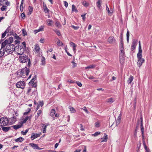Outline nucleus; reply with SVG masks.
I'll return each instance as SVG.
<instances>
[{"instance_id": "nucleus-1", "label": "nucleus", "mask_w": 152, "mask_h": 152, "mask_svg": "<svg viewBox=\"0 0 152 152\" xmlns=\"http://www.w3.org/2000/svg\"><path fill=\"white\" fill-rule=\"evenodd\" d=\"M19 60L20 63H25L28 61L27 66L28 67H30L31 65V62L30 59L28 56L25 54H21V56H19Z\"/></svg>"}, {"instance_id": "nucleus-2", "label": "nucleus", "mask_w": 152, "mask_h": 152, "mask_svg": "<svg viewBox=\"0 0 152 152\" xmlns=\"http://www.w3.org/2000/svg\"><path fill=\"white\" fill-rule=\"evenodd\" d=\"M4 50L5 51L8 53H9L11 54L15 50V45L13 44H8Z\"/></svg>"}, {"instance_id": "nucleus-3", "label": "nucleus", "mask_w": 152, "mask_h": 152, "mask_svg": "<svg viewBox=\"0 0 152 152\" xmlns=\"http://www.w3.org/2000/svg\"><path fill=\"white\" fill-rule=\"evenodd\" d=\"M29 68V67L27 68L26 66H25L24 68L21 69L20 71H18V73H20V74L21 76H22V75L24 76L25 74L26 76H28L30 72V69Z\"/></svg>"}, {"instance_id": "nucleus-4", "label": "nucleus", "mask_w": 152, "mask_h": 152, "mask_svg": "<svg viewBox=\"0 0 152 152\" xmlns=\"http://www.w3.org/2000/svg\"><path fill=\"white\" fill-rule=\"evenodd\" d=\"M142 50L141 49L140 42L139 41V51L137 54V59H142L143 58H142Z\"/></svg>"}, {"instance_id": "nucleus-5", "label": "nucleus", "mask_w": 152, "mask_h": 152, "mask_svg": "<svg viewBox=\"0 0 152 152\" xmlns=\"http://www.w3.org/2000/svg\"><path fill=\"white\" fill-rule=\"evenodd\" d=\"M25 83L24 81H20L17 82L16 84L17 87L23 89L24 88Z\"/></svg>"}, {"instance_id": "nucleus-6", "label": "nucleus", "mask_w": 152, "mask_h": 152, "mask_svg": "<svg viewBox=\"0 0 152 152\" xmlns=\"http://www.w3.org/2000/svg\"><path fill=\"white\" fill-rule=\"evenodd\" d=\"M4 119H2V123H3V125H0V126H6L8 125L9 123V120L8 118L6 117H4Z\"/></svg>"}, {"instance_id": "nucleus-7", "label": "nucleus", "mask_w": 152, "mask_h": 152, "mask_svg": "<svg viewBox=\"0 0 152 152\" xmlns=\"http://www.w3.org/2000/svg\"><path fill=\"white\" fill-rule=\"evenodd\" d=\"M29 145L34 149L38 150H41L42 149V148H40L39 147L38 145L37 144H34L33 143H31L29 144Z\"/></svg>"}, {"instance_id": "nucleus-8", "label": "nucleus", "mask_w": 152, "mask_h": 152, "mask_svg": "<svg viewBox=\"0 0 152 152\" xmlns=\"http://www.w3.org/2000/svg\"><path fill=\"white\" fill-rule=\"evenodd\" d=\"M145 60L144 58L138 59L137 65L139 67L142 65V63L145 62Z\"/></svg>"}, {"instance_id": "nucleus-9", "label": "nucleus", "mask_w": 152, "mask_h": 152, "mask_svg": "<svg viewBox=\"0 0 152 152\" xmlns=\"http://www.w3.org/2000/svg\"><path fill=\"white\" fill-rule=\"evenodd\" d=\"M102 0H98L96 3L97 7L100 10H101L102 8L101 5L102 3Z\"/></svg>"}, {"instance_id": "nucleus-10", "label": "nucleus", "mask_w": 152, "mask_h": 152, "mask_svg": "<svg viewBox=\"0 0 152 152\" xmlns=\"http://www.w3.org/2000/svg\"><path fill=\"white\" fill-rule=\"evenodd\" d=\"M40 136V135L39 134H37V133H32L31 134V139L32 140H33L34 139L39 137V136Z\"/></svg>"}, {"instance_id": "nucleus-11", "label": "nucleus", "mask_w": 152, "mask_h": 152, "mask_svg": "<svg viewBox=\"0 0 152 152\" xmlns=\"http://www.w3.org/2000/svg\"><path fill=\"white\" fill-rule=\"evenodd\" d=\"M42 132L43 133H45L46 132V128L48 125H49L48 124H42Z\"/></svg>"}, {"instance_id": "nucleus-12", "label": "nucleus", "mask_w": 152, "mask_h": 152, "mask_svg": "<svg viewBox=\"0 0 152 152\" xmlns=\"http://www.w3.org/2000/svg\"><path fill=\"white\" fill-rule=\"evenodd\" d=\"M23 125H22L21 122H20V124L13 125L11 126V127H13L15 130H17V129L21 127Z\"/></svg>"}, {"instance_id": "nucleus-13", "label": "nucleus", "mask_w": 152, "mask_h": 152, "mask_svg": "<svg viewBox=\"0 0 152 152\" xmlns=\"http://www.w3.org/2000/svg\"><path fill=\"white\" fill-rule=\"evenodd\" d=\"M8 41L7 39H6L4 42H2L1 43V50L4 48L5 46H7V44H8Z\"/></svg>"}, {"instance_id": "nucleus-14", "label": "nucleus", "mask_w": 152, "mask_h": 152, "mask_svg": "<svg viewBox=\"0 0 152 152\" xmlns=\"http://www.w3.org/2000/svg\"><path fill=\"white\" fill-rule=\"evenodd\" d=\"M121 115L120 114L119 115L116 121V126H117L118 125L120 124L121 122Z\"/></svg>"}, {"instance_id": "nucleus-15", "label": "nucleus", "mask_w": 152, "mask_h": 152, "mask_svg": "<svg viewBox=\"0 0 152 152\" xmlns=\"http://www.w3.org/2000/svg\"><path fill=\"white\" fill-rule=\"evenodd\" d=\"M108 41L110 43H113L115 41V39L114 37L111 36L108 38Z\"/></svg>"}, {"instance_id": "nucleus-16", "label": "nucleus", "mask_w": 152, "mask_h": 152, "mask_svg": "<svg viewBox=\"0 0 152 152\" xmlns=\"http://www.w3.org/2000/svg\"><path fill=\"white\" fill-rule=\"evenodd\" d=\"M10 123L11 124H14L16 121V118L15 117L13 116L10 118Z\"/></svg>"}, {"instance_id": "nucleus-17", "label": "nucleus", "mask_w": 152, "mask_h": 152, "mask_svg": "<svg viewBox=\"0 0 152 152\" xmlns=\"http://www.w3.org/2000/svg\"><path fill=\"white\" fill-rule=\"evenodd\" d=\"M1 127L3 131L5 132H8L11 129V127L9 126L4 127L2 126Z\"/></svg>"}, {"instance_id": "nucleus-18", "label": "nucleus", "mask_w": 152, "mask_h": 152, "mask_svg": "<svg viewBox=\"0 0 152 152\" xmlns=\"http://www.w3.org/2000/svg\"><path fill=\"white\" fill-rule=\"evenodd\" d=\"M123 32L122 31L121 32V34L120 36V44H122V45H124L123 41Z\"/></svg>"}, {"instance_id": "nucleus-19", "label": "nucleus", "mask_w": 152, "mask_h": 152, "mask_svg": "<svg viewBox=\"0 0 152 152\" xmlns=\"http://www.w3.org/2000/svg\"><path fill=\"white\" fill-rule=\"evenodd\" d=\"M114 101L115 100L113 98H111L107 99L106 101L107 103H112L114 102Z\"/></svg>"}, {"instance_id": "nucleus-20", "label": "nucleus", "mask_w": 152, "mask_h": 152, "mask_svg": "<svg viewBox=\"0 0 152 152\" xmlns=\"http://www.w3.org/2000/svg\"><path fill=\"white\" fill-rule=\"evenodd\" d=\"M125 53H120L119 54V61L121 62V60H123L124 58Z\"/></svg>"}, {"instance_id": "nucleus-21", "label": "nucleus", "mask_w": 152, "mask_h": 152, "mask_svg": "<svg viewBox=\"0 0 152 152\" xmlns=\"http://www.w3.org/2000/svg\"><path fill=\"white\" fill-rule=\"evenodd\" d=\"M47 23L48 26H51L53 22L52 20L48 19L47 20Z\"/></svg>"}, {"instance_id": "nucleus-22", "label": "nucleus", "mask_w": 152, "mask_h": 152, "mask_svg": "<svg viewBox=\"0 0 152 152\" xmlns=\"http://www.w3.org/2000/svg\"><path fill=\"white\" fill-rule=\"evenodd\" d=\"M24 139L22 137H20L17 139H15L14 140L17 142H20L23 141L24 140Z\"/></svg>"}, {"instance_id": "nucleus-23", "label": "nucleus", "mask_w": 152, "mask_h": 152, "mask_svg": "<svg viewBox=\"0 0 152 152\" xmlns=\"http://www.w3.org/2000/svg\"><path fill=\"white\" fill-rule=\"evenodd\" d=\"M107 135L106 134V133H104V137L102 138V141L101 142H106L107 140Z\"/></svg>"}, {"instance_id": "nucleus-24", "label": "nucleus", "mask_w": 152, "mask_h": 152, "mask_svg": "<svg viewBox=\"0 0 152 152\" xmlns=\"http://www.w3.org/2000/svg\"><path fill=\"white\" fill-rule=\"evenodd\" d=\"M34 49L36 51L37 53H39V52L40 48L38 45L36 44L35 45Z\"/></svg>"}, {"instance_id": "nucleus-25", "label": "nucleus", "mask_w": 152, "mask_h": 152, "mask_svg": "<svg viewBox=\"0 0 152 152\" xmlns=\"http://www.w3.org/2000/svg\"><path fill=\"white\" fill-rule=\"evenodd\" d=\"M72 12H74L75 11L76 12H78V11L77 10V8L73 4L72 5Z\"/></svg>"}, {"instance_id": "nucleus-26", "label": "nucleus", "mask_w": 152, "mask_h": 152, "mask_svg": "<svg viewBox=\"0 0 152 152\" xmlns=\"http://www.w3.org/2000/svg\"><path fill=\"white\" fill-rule=\"evenodd\" d=\"M55 112L56 111L55 109H52L50 112V115L52 117L55 114Z\"/></svg>"}, {"instance_id": "nucleus-27", "label": "nucleus", "mask_w": 152, "mask_h": 152, "mask_svg": "<svg viewBox=\"0 0 152 152\" xmlns=\"http://www.w3.org/2000/svg\"><path fill=\"white\" fill-rule=\"evenodd\" d=\"M28 10L29 11V12L28 13V15H30L31 14L32 12L33 11V7L31 6H29L28 7Z\"/></svg>"}, {"instance_id": "nucleus-28", "label": "nucleus", "mask_w": 152, "mask_h": 152, "mask_svg": "<svg viewBox=\"0 0 152 152\" xmlns=\"http://www.w3.org/2000/svg\"><path fill=\"white\" fill-rule=\"evenodd\" d=\"M137 40H136L135 39H133V40L132 45L131 46H134V47H136L137 45Z\"/></svg>"}, {"instance_id": "nucleus-29", "label": "nucleus", "mask_w": 152, "mask_h": 152, "mask_svg": "<svg viewBox=\"0 0 152 152\" xmlns=\"http://www.w3.org/2000/svg\"><path fill=\"white\" fill-rule=\"evenodd\" d=\"M133 79V77L132 76H130L129 78L127 80V82L128 83H131L132 82Z\"/></svg>"}, {"instance_id": "nucleus-30", "label": "nucleus", "mask_w": 152, "mask_h": 152, "mask_svg": "<svg viewBox=\"0 0 152 152\" xmlns=\"http://www.w3.org/2000/svg\"><path fill=\"white\" fill-rule=\"evenodd\" d=\"M82 4L85 7H88L89 6V4L86 1H82Z\"/></svg>"}, {"instance_id": "nucleus-31", "label": "nucleus", "mask_w": 152, "mask_h": 152, "mask_svg": "<svg viewBox=\"0 0 152 152\" xmlns=\"http://www.w3.org/2000/svg\"><path fill=\"white\" fill-rule=\"evenodd\" d=\"M42 113V111L41 110H39L37 112V114L36 116V118H38V117Z\"/></svg>"}, {"instance_id": "nucleus-32", "label": "nucleus", "mask_w": 152, "mask_h": 152, "mask_svg": "<svg viewBox=\"0 0 152 152\" xmlns=\"http://www.w3.org/2000/svg\"><path fill=\"white\" fill-rule=\"evenodd\" d=\"M55 24L56 26L58 28L60 27L61 26L60 23L57 20H56L55 21Z\"/></svg>"}, {"instance_id": "nucleus-33", "label": "nucleus", "mask_w": 152, "mask_h": 152, "mask_svg": "<svg viewBox=\"0 0 152 152\" xmlns=\"http://www.w3.org/2000/svg\"><path fill=\"white\" fill-rule=\"evenodd\" d=\"M95 65H91L90 66H88L85 67L86 69H89L94 68L95 67Z\"/></svg>"}, {"instance_id": "nucleus-34", "label": "nucleus", "mask_w": 152, "mask_h": 152, "mask_svg": "<svg viewBox=\"0 0 152 152\" xmlns=\"http://www.w3.org/2000/svg\"><path fill=\"white\" fill-rule=\"evenodd\" d=\"M70 111L71 113H74L76 112V110L75 109L72 107H70L69 108Z\"/></svg>"}, {"instance_id": "nucleus-35", "label": "nucleus", "mask_w": 152, "mask_h": 152, "mask_svg": "<svg viewBox=\"0 0 152 152\" xmlns=\"http://www.w3.org/2000/svg\"><path fill=\"white\" fill-rule=\"evenodd\" d=\"M13 40V38L12 37H10L9 38V40L8 41V44H11V43H12Z\"/></svg>"}, {"instance_id": "nucleus-36", "label": "nucleus", "mask_w": 152, "mask_h": 152, "mask_svg": "<svg viewBox=\"0 0 152 152\" xmlns=\"http://www.w3.org/2000/svg\"><path fill=\"white\" fill-rule=\"evenodd\" d=\"M1 6H2V7L1 8V10L2 11L5 10L6 9H7V6H4V4H3V5Z\"/></svg>"}, {"instance_id": "nucleus-37", "label": "nucleus", "mask_w": 152, "mask_h": 152, "mask_svg": "<svg viewBox=\"0 0 152 152\" xmlns=\"http://www.w3.org/2000/svg\"><path fill=\"white\" fill-rule=\"evenodd\" d=\"M42 59L41 61V64L42 65H45V57H42Z\"/></svg>"}, {"instance_id": "nucleus-38", "label": "nucleus", "mask_w": 152, "mask_h": 152, "mask_svg": "<svg viewBox=\"0 0 152 152\" xmlns=\"http://www.w3.org/2000/svg\"><path fill=\"white\" fill-rule=\"evenodd\" d=\"M1 50H0V58L4 54L5 50H3V52L1 51Z\"/></svg>"}, {"instance_id": "nucleus-39", "label": "nucleus", "mask_w": 152, "mask_h": 152, "mask_svg": "<svg viewBox=\"0 0 152 152\" xmlns=\"http://www.w3.org/2000/svg\"><path fill=\"white\" fill-rule=\"evenodd\" d=\"M106 10L107 11V12L109 14H110L111 15H112L113 12H110V10L109 9V8L108 7L107 5V4H106Z\"/></svg>"}, {"instance_id": "nucleus-40", "label": "nucleus", "mask_w": 152, "mask_h": 152, "mask_svg": "<svg viewBox=\"0 0 152 152\" xmlns=\"http://www.w3.org/2000/svg\"><path fill=\"white\" fill-rule=\"evenodd\" d=\"M22 30L23 33V36H25L27 35V32L25 29H23Z\"/></svg>"}, {"instance_id": "nucleus-41", "label": "nucleus", "mask_w": 152, "mask_h": 152, "mask_svg": "<svg viewBox=\"0 0 152 152\" xmlns=\"http://www.w3.org/2000/svg\"><path fill=\"white\" fill-rule=\"evenodd\" d=\"M28 130L29 129H26L25 132H23V131H22L21 132V134H23V135H25L27 133V132H28Z\"/></svg>"}, {"instance_id": "nucleus-42", "label": "nucleus", "mask_w": 152, "mask_h": 152, "mask_svg": "<svg viewBox=\"0 0 152 152\" xmlns=\"http://www.w3.org/2000/svg\"><path fill=\"white\" fill-rule=\"evenodd\" d=\"M129 31H128L127 33H126V37H127V42H129Z\"/></svg>"}, {"instance_id": "nucleus-43", "label": "nucleus", "mask_w": 152, "mask_h": 152, "mask_svg": "<svg viewBox=\"0 0 152 152\" xmlns=\"http://www.w3.org/2000/svg\"><path fill=\"white\" fill-rule=\"evenodd\" d=\"M34 75L32 79L31 80V81L32 82H33L34 83V81L35 80L37 79V76L35 74H34Z\"/></svg>"}, {"instance_id": "nucleus-44", "label": "nucleus", "mask_w": 152, "mask_h": 152, "mask_svg": "<svg viewBox=\"0 0 152 152\" xmlns=\"http://www.w3.org/2000/svg\"><path fill=\"white\" fill-rule=\"evenodd\" d=\"M15 39L18 40L20 39V37L19 36L17 35L15 33Z\"/></svg>"}, {"instance_id": "nucleus-45", "label": "nucleus", "mask_w": 152, "mask_h": 152, "mask_svg": "<svg viewBox=\"0 0 152 152\" xmlns=\"http://www.w3.org/2000/svg\"><path fill=\"white\" fill-rule=\"evenodd\" d=\"M124 45H122V44H120L119 49L120 51L124 50Z\"/></svg>"}, {"instance_id": "nucleus-46", "label": "nucleus", "mask_w": 152, "mask_h": 152, "mask_svg": "<svg viewBox=\"0 0 152 152\" xmlns=\"http://www.w3.org/2000/svg\"><path fill=\"white\" fill-rule=\"evenodd\" d=\"M28 117H26V118L22 121L20 122L23 125V124L25 123L28 120Z\"/></svg>"}, {"instance_id": "nucleus-47", "label": "nucleus", "mask_w": 152, "mask_h": 152, "mask_svg": "<svg viewBox=\"0 0 152 152\" xmlns=\"http://www.w3.org/2000/svg\"><path fill=\"white\" fill-rule=\"evenodd\" d=\"M87 13H85L83 15H81V17H82V19H83V21H85V19H86V17H85V16L86 15Z\"/></svg>"}, {"instance_id": "nucleus-48", "label": "nucleus", "mask_w": 152, "mask_h": 152, "mask_svg": "<svg viewBox=\"0 0 152 152\" xmlns=\"http://www.w3.org/2000/svg\"><path fill=\"white\" fill-rule=\"evenodd\" d=\"M28 111L27 112H25V113H23V115H27L28 113L30 112L31 111V109L30 108H28Z\"/></svg>"}, {"instance_id": "nucleus-49", "label": "nucleus", "mask_w": 152, "mask_h": 152, "mask_svg": "<svg viewBox=\"0 0 152 152\" xmlns=\"http://www.w3.org/2000/svg\"><path fill=\"white\" fill-rule=\"evenodd\" d=\"M43 9H44V12L46 13H48L50 11L49 10L48 8L47 7H46V8H43Z\"/></svg>"}, {"instance_id": "nucleus-50", "label": "nucleus", "mask_w": 152, "mask_h": 152, "mask_svg": "<svg viewBox=\"0 0 152 152\" xmlns=\"http://www.w3.org/2000/svg\"><path fill=\"white\" fill-rule=\"evenodd\" d=\"M72 64H73V68H74L76 66L77 64L75 62V61L74 60L72 61Z\"/></svg>"}, {"instance_id": "nucleus-51", "label": "nucleus", "mask_w": 152, "mask_h": 152, "mask_svg": "<svg viewBox=\"0 0 152 152\" xmlns=\"http://www.w3.org/2000/svg\"><path fill=\"white\" fill-rule=\"evenodd\" d=\"M141 130L142 132V137L144 138V127H142L141 128Z\"/></svg>"}, {"instance_id": "nucleus-52", "label": "nucleus", "mask_w": 152, "mask_h": 152, "mask_svg": "<svg viewBox=\"0 0 152 152\" xmlns=\"http://www.w3.org/2000/svg\"><path fill=\"white\" fill-rule=\"evenodd\" d=\"M71 27L74 30H77L79 28V26H75L74 25H72Z\"/></svg>"}, {"instance_id": "nucleus-53", "label": "nucleus", "mask_w": 152, "mask_h": 152, "mask_svg": "<svg viewBox=\"0 0 152 152\" xmlns=\"http://www.w3.org/2000/svg\"><path fill=\"white\" fill-rule=\"evenodd\" d=\"M82 109H83V110H84L87 113H89L86 107H84Z\"/></svg>"}, {"instance_id": "nucleus-54", "label": "nucleus", "mask_w": 152, "mask_h": 152, "mask_svg": "<svg viewBox=\"0 0 152 152\" xmlns=\"http://www.w3.org/2000/svg\"><path fill=\"white\" fill-rule=\"evenodd\" d=\"M43 104H44L43 102L42 101H40L39 103V104L38 105H39V107L40 106H41V107H42L43 105Z\"/></svg>"}, {"instance_id": "nucleus-55", "label": "nucleus", "mask_w": 152, "mask_h": 152, "mask_svg": "<svg viewBox=\"0 0 152 152\" xmlns=\"http://www.w3.org/2000/svg\"><path fill=\"white\" fill-rule=\"evenodd\" d=\"M11 30L10 28V26H9V27L4 32H5L6 34L9 32V31Z\"/></svg>"}, {"instance_id": "nucleus-56", "label": "nucleus", "mask_w": 152, "mask_h": 152, "mask_svg": "<svg viewBox=\"0 0 152 152\" xmlns=\"http://www.w3.org/2000/svg\"><path fill=\"white\" fill-rule=\"evenodd\" d=\"M100 133V132H96L95 133L92 134V135L94 136H96L99 134Z\"/></svg>"}, {"instance_id": "nucleus-57", "label": "nucleus", "mask_w": 152, "mask_h": 152, "mask_svg": "<svg viewBox=\"0 0 152 152\" xmlns=\"http://www.w3.org/2000/svg\"><path fill=\"white\" fill-rule=\"evenodd\" d=\"M38 30L39 31H43L44 30V26H41L39 28Z\"/></svg>"}, {"instance_id": "nucleus-58", "label": "nucleus", "mask_w": 152, "mask_h": 152, "mask_svg": "<svg viewBox=\"0 0 152 152\" xmlns=\"http://www.w3.org/2000/svg\"><path fill=\"white\" fill-rule=\"evenodd\" d=\"M70 45L73 48H76V45L75 43L73 42H71L70 43Z\"/></svg>"}, {"instance_id": "nucleus-59", "label": "nucleus", "mask_w": 152, "mask_h": 152, "mask_svg": "<svg viewBox=\"0 0 152 152\" xmlns=\"http://www.w3.org/2000/svg\"><path fill=\"white\" fill-rule=\"evenodd\" d=\"M61 43V45H63V43H62L60 40H58L57 42V44L58 45H60Z\"/></svg>"}, {"instance_id": "nucleus-60", "label": "nucleus", "mask_w": 152, "mask_h": 152, "mask_svg": "<svg viewBox=\"0 0 152 152\" xmlns=\"http://www.w3.org/2000/svg\"><path fill=\"white\" fill-rule=\"evenodd\" d=\"M8 0H0V5H3V4H4V1H7Z\"/></svg>"}, {"instance_id": "nucleus-61", "label": "nucleus", "mask_w": 152, "mask_h": 152, "mask_svg": "<svg viewBox=\"0 0 152 152\" xmlns=\"http://www.w3.org/2000/svg\"><path fill=\"white\" fill-rule=\"evenodd\" d=\"M20 10L21 12L23 11V4H20Z\"/></svg>"}, {"instance_id": "nucleus-62", "label": "nucleus", "mask_w": 152, "mask_h": 152, "mask_svg": "<svg viewBox=\"0 0 152 152\" xmlns=\"http://www.w3.org/2000/svg\"><path fill=\"white\" fill-rule=\"evenodd\" d=\"M95 127H99L100 126L99 123L97 122H96L95 124Z\"/></svg>"}, {"instance_id": "nucleus-63", "label": "nucleus", "mask_w": 152, "mask_h": 152, "mask_svg": "<svg viewBox=\"0 0 152 152\" xmlns=\"http://www.w3.org/2000/svg\"><path fill=\"white\" fill-rule=\"evenodd\" d=\"M76 83L79 86H80V87L82 86V84L80 82H79V81H77L76 82Z\"/></svg>"}, {"instance_id": "nucleus-64", "label": "nucleus", "mask_w": 152, "mask_h": 152, "mask_svg": "<svg viewBox=\"0 0 152 152\" xmlns=\"http://www.w3.org/2000/svg\"><path fill=\"white\" fill-rule=\"evenodd\" d=\"M21 16L22 19H23L25 18V15L24 12H23L21 14Z\"/></svg>"}]
</instances>
